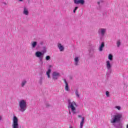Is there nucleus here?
I'll list each match as a JSON object with an SVG mask.
<instances>
[{"instance_id":"nucleus-11","label":"nucleus","mask_w":128,"mask_h":128,"mask_svg":"<svg viewBox=\"0 0 128 128\" xmlns=\"http://www.w3.org/2000/svg\"><path fill=\"white\" fill-rule=\"evenodd\" d=\"M106 67L107 70H112V65L110 64V60H107L106 62Z\"/></svg>"},{"instance_id":"nucleus-6","label":"nucleus","mask_w":128,"mask_h":128,"mask_svg":"<svg viewBox=\"0 0 128 128\" xmlns=\"http://www.w3.org/2000/svg\"><path fill=\"white\" fill-rule=\"evenodd\" d=\"M60 76V74L56 72H53L52 74V78L54 80H56L58 78V77Z\"/></svg>"},{"instance_id":"nucleus-32","label":"nucleus","mask_w":128,"mask_h":128,"mask_svg":"<svg viewBox=\"0 0 128 128\" xmlns=\"http://www.w3.org/2000/svg\"><path fill=\"white\" fill-rule=\"evenodd\" d=\"M78 118H82V116H80V115H78Z\"/></svg>"},{"instance_id":"nucleus-36","label":"nucleus","mask_w":128,"mask_h":128,"mask_svg":"<svg viewBox=\"0 0 128 128\" xmlns=\"http://www.w3.org/2000/svg\"><path fill=\"white\" fill-rule=\"evenodd\" d=\"M4 4H5L6 5V2H4Z\"/></svg>"},{"instance_id":"nucleus-1","label":"nucleus","mask_w":128,"mask_h":128,"mask_svg":"<svg viewBox=\"0 0 128 128\" xmlns=\"http://www.w3.org/2000/svg\"><path fill=\"white\" fill-rule=\"evenodd\" d=\"M122 118V113H116V114L112 116L110 122L112 124V126L115 128H123L122 124V123H120Z\"/></svg>"},{"instance_id":"nucleus-2","label":"nucleus","mask_w":128,"mask_h":128,"mask_svg":"<svg viewBox=\"0 0 128 128\" xmlns=\"http://www.w3.org/2000/svg\"><path fill=\"white\" fill-rule=\"evenodd\" d=\"M42 48L43 50L42 52L38 51L35 54L36 56V58H39V60L41 64H44L42 60L44 58V54L46 52V47L43 46Z\"/></svg>"},{"instance_id":"nucleus-34","label":"nucleus","mask_w":128,"mask_h":128,"mask_svg":"<svg viewBox=\"0 0 128 128\" xmlns=\"http://www.w3.org/2000/svg\"><path fill=\"white\" fill-rule=\"evenodd\" d=\"M72 114V112H70V111L69 112V114Z\"/></svg>"},{"instance_id":"nucleus-3","label":"nucleus","mask_w":128,"mask_h":128,"mask_svg":"<svg viewBox=\"0 0 128 128\" xmlns=\"http://www.w3.org/2000/svg\"><path fill=\"white\" fill-rule=\"evenodd\" d=\"M19 108L18 110L22 112H24L28 106L26 105V101L24 100H22L19 102L18 104Z\"/></svg>"},{"instance_id":"nucleus-26","label":"nucleus","mask_w":128,"mask_h":128,"mask_svg":"<svg viewBox=\"0 0 128 128\" xmlns=\"http://www.w3.org/2000/svg\"><path fill=\"white\" fill-rule=\"evenodd\" d=\"M115 108H117L118 110H120V109L122 108V107H120V106H116Z\"/></svg>"},{"instance_id":"nucleus-19","label":"nucleus","mask_w":128,"mask_h":128,"mask_svg":"<svg viewBox=\"0 0 128 128\" xmlns=\"http://www.w3.org/2000/svg\"><path fill=\"white\" fill-rule=\"evenodd\" d=\"M36 44H38V42H34L32 44V48H36Z\"/></svg>"},{"instance_id":"nucleus-29","label":"nucleus","mask_w":128,"mask_h":128,"mask_svg":"<svg viewBox=\"0 0 128 128\" xmlns=\"http://www.w3.org/2000/svg\"><path fill=\"white\" fill-rule=\"evenodd\" d=\"M100 2H102V1H100L98 2V6H100Z\"/></svg>"},{"instance_id":"nucleus-16","label":"nucleus","mask_w":128,"mask_h":128,"mask_svg":"<svg viewBox=\"0 0 128 128\" xmlns=\"http://www.w3.org/2000/svg\"><path fill=\"white\" fill-rule=\"evenodd\" d=\"M84 124V117H82V121L80 123V128H82Z\"/></svg>"},{"instance_id":"nucleus-35","label":"nucleus","mask_w":128,"mask_h":128,"mask_svg":"<svg viewBox=\"0 0 128 128\" xmlns=\"http://www.w3.org/2000/svg\"><path fill=\"white\" fill-rule=\"evenodd\" d=\"M30 0H28V2H30Z\"/></svg>"},{"instance_id":"nucleus-20","label":"nucleus","mask_w":128,"mask_h":128,"mask_svg":"<svg viewBox=\"0 0 128 128\" xmlns=\"http://www.w3.org/2000/svg\"><path fill=\"white\" fill-rule=\"evenodd\" d=\"M120 44H122V42H120V40H118L116 42V45L118 48H120Z\"/></svg>"},{"instance_id":"nucleus-7","label":"nucleus","mask_w":128,"mask_h":128,"mask_svg":"<svg viewBox=\"0 0 128 128\" xmlns=\"http://www.w3.org/2000/svg\"><path fill=\"white\" fill-rule=\"evenodd\" d=\"M106 32V29L100 28L98 30V34L101 36H104Z\"/></svg>"},{"instance_id":"nucleus-8","label":"nucleus","mask_w":128,"mask_h":128,"mask_svg":"<svg viewBox=\"0 0 128 128\" xmlns=\"http://www.w3.org/2000/svg\"><path fill=\"white\" fill-rule=\"evenodd\" d=\"M76 4H84V0H74Z\"/></svg>"},{"instance_id":"nucleus-25","label":"nucleus","mask_w":128,"mask_h":128,"mask_svg":"<svg viewBox=\"0 0 128 128\" xmlns=\"http://www.w3.org/2000/svg\"><path fill=\"white\" fill-rule=\"evenodd\" d=\"M106 94L107 98H110V92H108V91H106Z\"/></svg>"},{"instance_id":"nucleus-33","label":"nucleus","mask_w":128,"mask_h":128,"mask_svg":"<svg viewBox=\"0 0 128 128\" xmlns=\"http://www.w3.org/2000/svg\"><path fill=\"white\" fill-rule=\"evenodd\" d=\"M52 65H50L49 66V68H52Z\"/></svg>"},{"instance_id":"nucleus-9","label":"nucleus","mask_w":128,"mask_h":128,"mask_svg":"<svg viewBox=\"0 0 128 128\" xmlns=\"http://www.w3.org/2000/svg\"><path fill=\"white\" fill-rule=\"evenodd\" d=\"M57 46L60 52H64V46H62L61 44L58 43Z\"/></svg>"},{"instance_id":"nucleus-15","label":"nucleus","mask_w":128,"mask_h":128,"mask_svg":"<svg viewBox=\"0 0 128 128\" xmlns=\"http://www.w3.org/2000/svg\"><path fill=\"white\" fill-rule=\"evenodd\" d=\"M107 72L106 74V76L107 78H109L110 76V74H112V69H107Z\"/></svg>"},{"instance_id":"nucleus-5","label":"nucleus","mask_w":128,"mask_h":128,"mask_svg":"<svg viewBox=\"0 0 128 128\" xmlns=\"http://www.w3.org/2000/svg\"><path fill=\"white\" fill-rule=\"evenodd\" d=\"M12 128H18V119L16 116H14L13 118Z\"/></svg>"},{"instance_id":"nucleus-10","label":"nucleus","mask_w":128,"mask_h":128,"mask_svg":"<svg viewBox=\"0 0 128 128\" xmlns=\"http://www.w3.org/2000/svg\"><path fill=\"white\" fill-rule=\"evenodd\" d=\"M74 66H78L80 64V59H78V57H75L74 58Z\"/></svg>"},{"instance_id":"nucleus-21","label":"nucleus","mask_w":128,"mask_h":128,"mask_svg":"<svg viewBox=\"0 0 128 128\" xmlns=\"http://www.w3.org/2000/svg\"><path fill=\"white\" fill-rule=\"evenodd\" d=\"M42 80H44V78H42V77H40V80H39L38 83L40 84V86H42Z\"/></svg>"},{"instance_id":"nucleus-24","label":"nucleus","mask_w":128,"mask_h":128,"mask_svg":"<svg viewBox=\"0 0 128 128\" xmlns=\"http://www.w3.org/2000/svg\"><path fill=\"white\" fill-rule=\"evenodd\" d=\"M46 60H50V56H46Z\"/></svg>"},{"instance_id":"nucleus-31","label":"nucleus","mask_w":128,"mask_h":128,"mask_svg":"<svg viewBox=\"0 0 128 128\" xmlns=\"http://www.w3.org/2000/svg\"><path fill=\"white\" fill-rule=\"evenodd\" d=\"M18 0V2H24V0Z\"/></svg>"},{"instance_id":"nucleus-23","label":"nucleus","mask_w":128,"mask_h":128,"mask_svg":"<svg viewBox=\"0 0 128 128\" xmlns=\"http://www.w3.org/2000/svg\"><path fill=\"white\" fill-rule=\"evenodd\" d=\"M108 58L110 60H112V54H110L108 55Z\"/></svg>"},{"instance_id":"nucleus-18","label":"nucleus","mask_w":128,"mask_h":128,"mask_svg":"<svg viewBox=\"0 0 128 128\" xmlns=\"http://www.w3.org/2000/svg\"><path fill=\"white\" fill-rule=\"evenodd\" d=\"M26 80H23L21 83V86L22 88H24V86H26Z\"/></svg>"},{"instance_id":"nucleus-13","label":"nucleus","mask_w":128,"mask_h":128,"mask_svg":"<svg viewBox=\"0 0 128 128\" xmlns=\"http://www.w3.org/2000/svg\"><path fill=\"white\" fill-rule=\"evenodd\" d=\"M23 14L25 16H28V10L26 6L24 7Z\"/></svg>"},{"instance_id":"nucleus-4","label":"nucleus","mask_w":128,"mask_h":128,"mask_svg":"<svg viewBox=\"0 0 128 128\" xmlns=\"http://www.w3.org/2000/svg\"><path fill=\"white\" fill-rule=\"evenodd\" d=\"M74 106H78L76 103L74 102H71L70 100H68V108H71V110L73 114H76V107Z\"/></svg>"},{"instance_id":"nucleus-27","label":"nucleus","mask_w":128,"mask_h":128,"mask_svg":"<svg viewBox=\"0 0 128 128\" xmlns=\"http://www.w3.org/2000/svg\"><path fill=\"white\" fill-rule=\"evenodd\" d=\"M78 6L75 7L74 9L73 10V12H74V14L76 13V11L78 10Z\"/></svg>"},{"instance_id":"nucleus-22","label":"nucleus","mask_w":128,"mask_h":128,"mask_svg":"<svg viewBox=\"0 0 128 128\" xmlns=\"http://www.w3.org/2000/svg\"><path fill=\"white\" fill-rule=\"evenodd\" d=\"M75 94L76 95V98H80V94H78V90H76Z\"/></svg>"},{"instance_id":"nucleus-12","label":"nucleus","mask_w":128,"mask_h":128,"mask_svg":"<svg viewBox=\"0 0 128 128\" xmlns=\"http://www.w3.org/2000/svg\"><path fill=\"white\" fill-rule=\"evenodd\" d=\"M63 80L64 81L66 86H65V90H66L67 92H68V90H70V89L68 88V82H66V78H64Z\"/></svg>"},{"instance_id":"nucleus-17","label":"nucleus","mask_w":128,"mask_h":128,"mask_svg":"<svg viewBox=\"0 0 128 128\" xmlns=\"http://www.w3.org/2000/svg\"><path fill=\"white\" fill-rule=\"evenodd\" d=\"M50 72H52V70L50 68H48V70L46 72V76H48V78H50Z\"/></svg>"},{"instance_id":"nucleus-28","label":"nucleus","mask_w":128,"mask_h":128,"mask_svg":"<svg viewBox=\"0 0 128 128\" xmlns=\"http://www.w3.org/2000/svg\"><path fill=\"white\" fill-rule=\"evenodd\" d=\"M40 46H42V44H44V42L41 41V42H40Z\"/></svg>"},{"instance_id":"nucleus-30","label":"nucleus","mask_w":128,"mask_h":128,"mask_svg":"<svg viewBox=\"0 0 128 128\" xmlns=\"http://www.w3.org/2000/svg\"><path fill=\"white\" fill-rule=\"evenodd\" d=\"M48 106H50V104H46V108H48Z\"/></svg>"},{"instance_id":"nucleus-14","label":"nucleus","mask_w":128,"mask_h":128,"mask_svg":"<svg viewBox=\"0 0 128 128\" xmlns=\"http://www.w3.org/2000/svg\"><path fill=\"white\" fill-rule=\"evenodd\" d=\"M104 48V42H102L99 48V50L102 52V48Z\"/></svg>"}]
</instances>
